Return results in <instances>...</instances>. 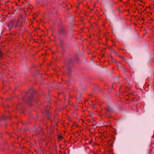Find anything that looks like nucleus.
I'll return each instance as SVG.
<instances>
[{
  "label": "nucleus",
  "mask_w": 154,
  "mask_h": 154,
  "mask_svg": "<svg viewBox=\"0 0 154 154\" xmlns=\"http://www.w3.org/2000/svg\"><path fill=\"white\" fill-rule=\"evenodd\" d=\"M15 22H14V21H12L11 22L10 21V25H11V27H13L15 26Z\"/></svg>",
  "instance_id": "1"
},
{
  "label": "nucleus",
  "mask_w": 154,
  "mask_h": 154,
  "mask_svg": "<svg viewBox=\"0 0 154 154\" xmlns=\"http://www.w3.org/2000/svg\"><path fill=\"white\" fill-rule=\"evenodd\" d=\"M7 27L6 26L5 28L7 29H8V30L10 31V26L9 23L7 24Z\"/></svg>",
  "instance_id": "2"
},
{
  "label": "nucleus",
  "mask_w": 154,
  "mask_h": 154,
  "mask_svg": "<svg viewBox=\"0 0 154 154\" xmlns=\"http://www.w3.org/2000/svg\"><path fill=\"white\" fill-rule=\"evenodd\" d=\"M58 138H59V140H62L63 138V136L61 135H60V136H58Z\"/></svg>",
  "instance_id": "3"
},
{
  "label": "nucleus",
  "mask_w": 154,
  "mask_h": 154,
  "mask_svg": "<svg viewBox=\"0 0 154 154\" xmlns=\"http://www.w3.org/2000/svg\"><path fill=\"white\" fill-rule=\"evenodd\" d=\"M3 53H2V51H0V58L2 57H3Z\"/></svg>",
  "instance_id": "4"
},
{
  "label": "nucleus",
  "mask_w": 154,
  "mask_h": 154,
  "mask_svg": "<svg viewBox=\"0 0 154 154\" xmlns=\"http://www.w3.org/2000/svg\"><path fill=\"white\" fill-rule=\"evenodd\" d=\"M8 107H5V111H8L7 109V108H8Z\"/></svg>",
  "instance_id": "5"
},
{
  "label": "nucleus",
  "mask_w": 154,
  "mask_h": 154,
  "mask_svg": "<svg viewBox=\"0 0 154 154\" xmlns=\"http://www.w3.org/2000/svg\"><path fill=\"white\" fill-rule=\"evenodd\" d=\"M47 107H49V106H47Z\"/></svg>",
  "instance_id": "6"
}]
</instances>
